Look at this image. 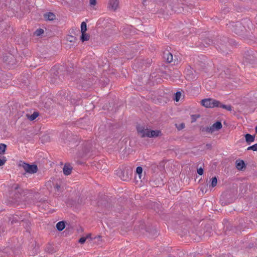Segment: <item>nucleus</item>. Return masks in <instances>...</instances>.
<instances>
[{
    "label": "nucleus",
    "mask_w": 257,
    "mask_h": 257,
    "mask_svg": "<svg viewBox=\"0 0 257 257\" xmlns=\"http://www.w3.org/2000/svg\"><path fill=\"white\" fill-rule=\"evenodd\" d=\"M162 7L158 11L164 18H167L172 12L181 13L184 11V6L181 0H157Z\"/></svg>",
    "instance_id": "obj_1"
},
{
    "label": "nucleus",
    "mask_w": 257,
    "mask_h": 257,
    "mask_svg": "<svg viewBox=\"0 0 257 257\" xmlns=\"http://www.w3.org/2000/svg\"><path fill=\"white\" fill-rule=\"evenodd\" d=\"M95 77L90 75L85 74L84 70H81L78 74H74L72 77L74 81L77 85V87H81L83 89H87L93 84Z\"/></svg>",
    "instance_id": "obj_2"
},
{
    "label": "nucleus",
    "mask_w": 257,
    "mask_h": 257,
    "mask_svg": "<svg viewBox=\"0 0 257 257\" xmlns=\"http://www.w3.org/2000/svg\"><path fill=\"white\" fill-rule=\"evenodd\" d=\"M10 194L14 198L17 199L20 198L21 196H24L27 194L28 190H24L20 187L19 184H13L11 187Z\"/></svg>",
    "instance_id": "obj_3"
},
{
    "label": "nucleus",
    "mask_w": 257,
    "mask_h": 257,
    "mask_svg": "<svg viewBox=\"0 0 257 257\" xmlns=\"http://www.w3.org/2000/svg\"><path fill=\"white\" fill-rule=\"evenodd\" d=\"M227 42V38L223 37L222 39H217V40H216V43H215L217 50L224 55L228 53Z\"/></svg>",
    "instance_id": "obj_4"
},
{
    "label": "nucleus",
    "mask_w": 257,
    "mask_h": 257,
    "mask_svg": "<svg viewBox=\"0 0 257 257\" xmlns=\"http://www.w3.org/2000/svg\"><path fill=\"white\" fill-rule=\"evenodd\" d=\"M78 146V156L83 157L89 153L92 150V144L90 141L82 143Z\"/></svg>",
    "instance_id": "obj_5"
},
{
    "label": "nucleus",
    "mask_w": 257,
    "mask_h": 257,
    "mask_svg": "<svg viewBox=\"0 0 257 257\" xmlns=\"http://www.w3.org/2000/svg\"><path fill=\"white\" fill-rule=\"evenodd\" d=\"M228 27L233 32L239 36L243 35L245 31V27L239 22L230 23Z\"/></svg>",
    "instance_id": "obj_6"
},
{
    "label": "nucleus",
    "mask_w": 257,
    "mask_h": 257,
    "mask_svg": "<svg viewBox=\"0 0 257 257\" xmlns=\"http://www.w3.org/2000/svg\"><path fill=\"white\" fill-rule=\"evenodd\" d=\"M133 170L130 167H124L117 171V175L123 181H128L130 179Z\"/></svg>",
    "instance_id": "obj_7"
},
{
    "label": "nucleus",
    "mask_w": 257,
    "mask_h": 257,
    "mask_svg": "<svg viewBox=\"0 0 257 257\" xmlns=\"http://www.w3.org/2000/svg\"><path fill=\"white\" fill-rule=\"evenodd\" d=\"M19 166L22 167L26 173L29 174H34L38 171L37 166L35 164L31 165L25 162H21Z\"/></svg>",
    "instance_id": "obj_8"
},
{
    "label": "nucleus",
    "mask_w": 257,
    "mask_h": 257,
    "mask_svg": "<svg viewBox=\"0 0 257 257\" xmlns=\"http://www.w3.org/2000/svg\"><path fill=\"white\" fill-rule=\"evenodd\" d=\"M201 103L203 106L209 108L217 107L220 104L219 101L211 98L204 99L201 100Z\"/></svg>",
    "instance_id": "obj_9"
},
{
    "label": "nucleus",
    "mask_w": 257,
    "mask_h": 257,
    "mask_svg": "<svg viewBox=\"0 0 257 257\" xmlns=\"http://www.w3.org/2000/svg\"><path fill=\"white\" fill-rule=\"evenodd\" d=\"M255 58L252 51H247L243 57V62L246 64H253L255 61Z\"/></svg>",
    "instance_id": "obj_10"
},
{
    "label": "nucleus",
    "mask_w": 257,
    "mask_h": 257,
    "mask_svg": "<svg viewBox=\"0 0 257 257\" xmlns=\"http://www.w3.org/2000/svg\"><path fill=\"white\" fill-rule=\"evenodd\" d=\"M137 131L138 135L141 138H145L148 137V132L150 131V130L147 128H146L144 126L138 125L137 126Z\"/></svg>",
    "instance_id": "obj_11"
},
{
    "label": "nucleus",
    "mask_w": 257,
    "mask_h": 257,
    "mask_svg": "<svg viewBox=\"0 0 257 257\" xmlns=\"http://www.w3.org/2000/svg\"><path fill=\"white\" fill-rule=\"evenodd\" d=\"M11 30L12 28L10 26H9L7 23L2 22L0 24V35H3L8 34Z\"/></svg>",
    "instance_id": "obj_12"
},
{
    "label": "nucleus",
    "mask_w": 257,
    "mask_h": 257,
    "mask_svg": "<svg viewBox=\"0 0 257 257\" xmlns=\"http://www.w3.org/2000/svg\"><path fill=\"white\" fill-rule=\"evenodd\" d=\"M119 0H109L108 8L109 10L115 11L119 7Z\"/></svg>",
    "instance_id": "obj_13"
},
{
    "label": "nucleus",
    "mask_w": 257,
    "mask_h": 257,
    "mask_svg": "<svg viewBox=\"0 0 257 257\" xmlns=\"http://www.w3.org/2000/svg\"><path fill=\"white\" fill-rule=\"evenodd\" d=\"M236 168L238 170L242 171L246 168L244 162L241 160H237L235 162Z\"/></svg>",
    "instance_id": "obj_14"
},
{
    "label": "nucleus",
    "mask_w": 257,
    "mask_h": 257,
    "mask_svg": "<svg viewBox=\"0 0 257 257\" xmlns=\"http://www.w3.org/2000/svg\"><path fill=\"white\" fill-rule=\"evenodd\" d=\"M162 135L161 132L159 130H150L148 132V138H156L161 136Z\"/></svg>",
    "instance_id": "obj_15"
},
{
    "label": "nucleus",
    "mask_w": 257,
    "mask_h": 257,
    "mask_svg": "<svg viewBox=\"0 0 257 257\" xmlns=\"http://www.w3.org/2000/svg\"><path fill=\"white\" fill-rule=\"evenodd\" d=\"M210 127L212 128V133H213L215 131L220 130L222 127V125L220 121H217L213 123Z\"/></svg>",
    "instance_id": "obj_16"
},
{
    "label": "nucleus",
    "mask_w": 257,
    "mask_h": 257,
    "mask_svg": "<svg viewBox=\"0 0 257 257\" xmlns=\"http://www.w3.org/2000/svg\"><path fill=\"white\" fill-rule=\"evenodd\" d=\"M72 170V167L67 164H65L63 167V173L65 175H69L71 174Z\"/></svg>",
    "instance_id": "obj_17"
},
{
    "label": "nucleus",
    "mask_w": 257,
    "mask_h": 257,
    "mask_svg": "<svg viewBox=\"0 0 257 257\" xmlns=\"http://www.w3.org/2000/svg\"><path fill=\"white\" fill-rule=\"evenodd\" d=\"M164 58L168 63H171L173 61V55L168 51L164 53Z\"/></svg>",
    "instance_id": "obj_18"
},
{
    "label": "nucleus",
    "mask_w": 257,
    "mask_h": 257,
    "mask_svg": "<svg viewBox=\"0 0 257 257\" xmlns=\"http://www.w3.org/2000/svg\"><path fill=\"white\" fill-rule=\"evenodd\" d=\"M44 17L46 20L49 21L54 20L56 18L55 14L51 12L45 13L44 15Z\"/></svg>",
    "instance_id": "obj_19"
},
{
    "label": "nucleus",
    "mask_w": 257,
    "mask_h": 257,
    "mask_svg": "<svg viewBox=\"0 0 257 257\" xmlns=\"http://www.w3.org/2000/svg\"><path fill=\"white\" fill-rule=\"evenodd\" d=\"M65 227V223L63 221L58 222L56 224V228L58 230L62 231Z\"/></svg>",
    "instance_id": "obj_20"
},
{
    "label": "nucleus",
    "mask_w": 257,
    "mask_h": 257,
    "mask_svg": "<svg viewBox=\"0 0 257 257\" xmlns=\"http://www.w3.org/2000/svg\"><path fill=\"white\" fill-rule=\"evenodd\" d=\"M254 136H252L249 134L245 135V141L247 143L253 142L254 141Z\"/></svg>",
    "instance_id": "obj_21"
},
{
    "label": "nucleus",
    "mask_w": 257,
    "mask_h": 257,
    "mask_svg": "<svg viewBox=\"0 0 257 257\" xmlns=\"http://www.w3.org/2000/svg\"><path fill=\"white\" fill-rule=\"evenodd\" d=\"M39 115V113L37 111H35L31 115L27 114V117L31 121L35 120Z\"/></svg>",
    "instance_id": "obj_22"
},
{
    "label": "nucleus",
    "mask_w": 257,
    "mask_h": 257,
    "mask_svg": "<svg viewBox=\"0 0 257 257\" xmlns=\"http://www.w3.org/2000/svg\"><path fill=\"white\" fill-rule=\"evenodd\" d=\"M21 224L26 228L27 231H29L31 223L28 220H21Z\"/></svg>",
    "instance_id": "obj_23"
},
{
    "label": "nucleus",
    "mask_w": 257,
    "mask_h": 257,
    "mask_svg": "<svg viewBox=\"0 0 257 257\" xmlns=\"http://www.w3.org/2000/svg\"><path fill=\"white\" fill-rule=\"evenodd\" d=\"M81 33H82V34H81L80 39L82 41V42L88 41L89 39L90 36L88 34L86 33V32Z\"/></svg>",
    "instance_id": "obj_24"
},
{
    "label": "nucleus",
    "mask_w": 257,
    "mask_h": 257,
    "mask_svg": "<svg viewBox=\"0 0 257 257\" xmlns=\"http://www.w3.org/2000/svg\"><path fill=\"white\" fill-rule=\"evenodd\" d=\"M7 149V145L5 144H0V154L4 155L5 154Z\"/></svg>",
    "instance_id": "obj_25"
},
{
    "label": "nucleus",
    "mask_w": 257,
    "mask_h": 257,
    "mask_svg": "<svg viewBox=\"0 0 257 257\" xmlns=\"http://www.w3.org/2000/svg\"><path fill=\"white\" fill-rule=\"evenodd\" d=\"M218 107L225 109L228 111H231L232 110V106L230 105H224L220 103Z\"/></svg>",
    "instance_id": "obj_26"
},
{
    "label": "nucleus",
    "mask_w": 257,
    "mask_h": 257,
    "mask_svg": "<svg viewBox=\"0 0 257 257\" xmlns=\"http://www.w3.org/2000/svg\"><path fill=\"white\" fill-rule=\"evenodd\" d=\"M21 218L18 217V216L13 217L11 220V224H14L16 222H20V224H21Z\"/></svg>",
    "instance_id": "obj_27"
},
{
    "label": "nucleus",
    "mask_w": 257,
    "mask_h": 257,
    "mask_svg": "<svg viewBox=\"0 0 257 257\" xmlns=\"http://www.w3.org/2000/svg\"><path fill=\"white\" fill-rule=\"evenodd\" d=\"M87 31V25L85 22H83L81 24V33L86 32Z\"/></svg>",
    "instance_id": "obj_28"
},
{
    "label": "nucleus",
    "mask_w": 257,
    "mask_h": 257,
    "mask_svg": "<svg viewBox=\"0 0 257 257\" xmlns=\"http://www.w3.org/2000/svg\"><path fill=\"white\" fill-rule=\"evenodd\" d=\"M143 172V168L142 167L139 166L136 169V173L138 175L139 179L141 178V175Z\"/></svg>",
    "instance_id": "obj_29"
},
{
    "label": "nucleus",
    "mask_w": 257,
    "mask_h": 257,
    "mask_svg": "<svg viewBox=\"0 0 257 257\" xmlns=\"http://www.w3.org/2000/svg\"><path fill=\"white\" fill-rule=\"evenodd\" d=\"M217 183V179L216 177H214L211 179V183L210 186L212 187H214L216 186Z\"/></svg>",
    "instance_id": "obj_30"
},
{
    "label": "nucleus",
    "mask_w": 257,
    "mask_h": 257,
    "mask_svg": "<svg viewBox=\"0 0 257 257\" xmlns=\"http://www.w3.org/2000/svg\"><path fill=\"white\" fill-rule=\"evenodd\" d=\"M44 32V30L41 29V28H39L38 29H37L35 32V35L37 36H41L42 34H43Z\"/></svg>",
    "instance_id": "obj_31"
},
{
    "label": "nucleus",
    "mask_w": 257,
    "mask_h": 257,
    "mask_svg": "<svg viewBox=\"0 0 257 257\" xmlns=\"http://www.w3.org/2000/svg\"><path fill=\"white\" fill-rule=\"evenodd\" d=\"M46 250L47 252H48L50 253H53L54 252H55V250L54 247L51 245H49L47 247Z\"/></svg>",
    "instance_id": "obj_32"
},
{
    "label": "nucleus",
    "mask_w": 257,
    "mask_h": 257,
    "mask_svg": "<svg viewBox=\"0 0 257 257\" xmlns=\"http://www.w3.org/2000/svg\"><path fill=\"white\" fill-rule=\"evenodd\" d=\"M8 249H5V251L0 249V257H8Z\"/></svg>",
    "instance_id": "obj_33"
},
{
    "label": "nucleus",
    "mask_w": 257,
    "mask_h": 257,
    "mask_svg": "<svg viewBox=\"0 0 257 257\" xmlns=\"http://www.w3.org/2000/svg\"><path fill=\"white\" fill-rule=\"evenodd\" d=\"M67 40L70 42H74L76 40V38L75 37L69 35L67 37Z\"/></svg>",
    "instance_id": "obj_34"
},
{
    "label": "nucleus",
    "mask_w": 257,
    "mask_h": 257,
    "mask_svg": "<svg viewBox=\"0 0 257 257\" xmlns=\"http://www.w3.org/2000/svg\"><path fill=\"white\" fill-rule=\"evenodd\" d=\"M181 93L180 91H177L175 94V98L174 100H175L176 101H178L181 97Z\"/></svg>",
    "instance_id": "obj_35"
},
{
    "label": "nucleus",
    "mask_w": 257,
    "mask_h": 257,
    "mask_svg": "<svg viewBox=\"0 0 257 257\" xmlns=\"http://www.w3.org/2000/svg\"><path fill=\"white\" fill-rule=\"evenodd\" d=\"M247 150H253L254 151H257V144H255L251 146L248 147L247 149Z\"/></svg>",
    "instance_id": "obj_36"
},
{
    "label": "nucleus",
    "mask_w": 257,
    "mask_h": 257,
    "mask_svg": "<svg viewBox=\"0 0 257 257\" xmlns=\"http://www.w3.org/2000/svg\"><path fill=\"white\" fill-rule=\"evenodd\" d=\"M6 3H2V7H8L10 6V4L11 3L10 0H5Z\"/></svg>",
    "instance_id": "obj_37"
},
{
    "label": "nucleus",
    "mask_w": 257,
    "mask_h": 257,
    "mask_svg": "<svg viewBox=\"0 0 257 257\" xmlns=\"http://www.w3.org/2000/svg\"><path fill=\"white\" fill-rule=\"evenodd\" d=\"M202 131H205L208 133L212 134V130L210 126L204 127L202 129Z\"/></svg>",
    "instance_id": "obj_38"
},
{
    "label": "nucleus",
    "mask_w": 257,
    "mask_h": 257,
    "mask_svg": "<svg viewBox=\"0 0 257 257\" xmlns=\"http://www.w3.org/2000/svg\"><path fill=\"white\" fill-rule=\"evenodd\" d=\"M204 43L207 45L209 46L212 44H213V41L212 40L207 39L204 40Z\"/></svg>",
    "instance_id": "obj_39"
},
{
    "label": "nucleus",
    "mask_w": 257,
    "mask_h": 257,
    "mask_svg": "<svg viewBox=\"0 0 257 257\" xmlns=\"http://www.w3.org/2000/svg\"><path fill=\"white\" fill-rule=\"evenodd\" d=\"M86 239H87V237H81V238L79 239V240L78 242H79L80 243H81V244H83V243H84L85 242V241H86Z\"/></svg>",
    "instance_id": "obj_40"
},
{
    "label": "nucleus",
    "mask_w": 257,
    "mask_h": 257,
    "mask_svg": "<svg viewBox=\"0 0 257 257\" xmlns=\"http://www.w3.org/2000/svg\"><path fill=\"white\" fill-rule=\"evenodd\" d=\"M197 173L200 175H202L203 173V169L202 168L198 169Z\"/></svg>",
    "instance_id": "obj_41"
},
{
    "label": "nucleus",
    "mask_w": 257,
    "mask_h": 257,
    "mask_svg": "<svg viewBox=\"0 0 257 257\" xmlns=\"http://www.w3.org/2000/svg\"><path fill=\"white\" fill-rule=\"evenodd\" d=\"M6 162V160L0 159V167L3 166Z\"/></svg>",
    "instance_id": "obj_42"
},
{
    "label": "nucleus",
    "mask_w": 257,
    "mask_h": 257,
    "mask_svg": "<svg viewBox=\"0 0 257 257\" xmlns=\"http://www.w3.org/2000/svg\"><path fill=\"white\" fill-rule=\"evenodd\" d=\"M90 4L91 5L95 6L96 5V0H89Z\"/></svg>",
    "instance_id": "obj_43"
},
{
    "label": "nucleus",
    "mask_w": 257,
    "mask_h": 257,
    "mask_svg": "<svg viewBox=\"0 0 257 257\" xmlns=\"http://www.w3.org/2000/svg\"><path fill=\"white\" fill-rule=\"evenodd\" d=\"M206 147L207 149L210 150L212 148V145L210 144H207L206 145Z\"/></svg>",
    "instance_id": "obj_44"
},
{
    "label": "nucleus",
    "mask_w": 257,
    "mask_h": 257,
    "mask_svg": "<svg viewBox=\"0 0 257 257\" xmlns=\"http://www.w3.org/2000/svg\"><path fill=\"white\" fill-rule=\"evenodd\" d=\"M60 185L58 184H56L55 186V188L57 190H59L60 189Z\"/></svg>",
    "instance_id": "obj_45"
},
{
    "label": "nucleus",
    "mask_w": 257,
    "mask_h": 257,
    "mask_svg": "<svg viewBox=\"0 0 257 257\" xmlns=\"http://www.w3.org/2000/svg\"><path fill=\"white\" fill-rule=\"evenodd\" d=\"M144 229H145V225H144V223H141L140 224V229H139V230Z\"/></svg>",
    "instance_id": "obj_46"
},
{
    "label": "nucleus",
    "mask_w": 257,
    "mask_h": 257,
    "mask_svg": "<svg viewBox=\"0 0 257 257\" xmlns=\"http://www.w3.org/2000/svg\"><path fill=\"white\" fill-rule=\"evenodd\" d=\"M91 234H88L85 237H87V238H91Z\"/></svg>",
    "instance_id": "obj_47"
},
{
    "label": "nucleus",
    "mask_w": 257,
    "mask_h": 257,
    "mask_svg": "<svg viewBox=\"0 0 257 257\" xmlns=\"http://www.w3.org/2000/svg\"><path fill=\"white\" fill-rule=\"evenodd\" d=\"M181 125L182 128H183V127H184V124H183V123H182V124H181Z\"/></svg>",
    "instance_id": "obj_48"
},
{
    "label": "nucleus",
    "mask_w": 257,
    "mask_h": 257,
    "mask_svg": "<svg viewBox=\"0 0 257 257\" xmlns=\"http://www.w3.org/2000/svg\"><path fill=\"white\" fill-rule=\"evenodd\" d=\"M255 133H257V126L255 128Z\"/></svg>",
    "instance_id": "obj_49"
},
{
    "label": "nucleus",
    "mask_w": 257,
    "mask_h": 257,
    "mask_svg": "<svg viewBox=\"0 0 257 257\" xmlns=\"http://www.w3.org/2000/svg\"><path fill=\"white\" fill-rule=\"evenodd\" d=\"M256 24H257V23H256Z\"/></svg>",
    "instance_id": "obj_50"
}]
</instances>
